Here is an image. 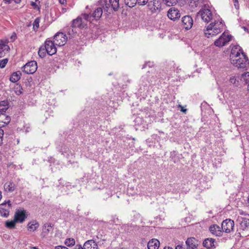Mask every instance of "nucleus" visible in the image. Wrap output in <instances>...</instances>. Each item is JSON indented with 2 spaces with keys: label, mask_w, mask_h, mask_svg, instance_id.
<instances>
[{
  "label": "nucleus",
  "mask_w": 249,
  "mask_h": 249,
  "mask_svg": "<svg viewBox=\"0 0 249 249\" xmlns=\"http://www.w3.org/2000/svg\"><path fill=\"white\" fill-rule=\"evenodd\" d=\"M32 248L33 249H38V248H37V247H32Z\"/></svg>",
  "instance_id": "nucleus-57"
},
{
  "label": "nucleus",
  "mask_w": 249,
  "mask_h": 249,
  "mask_svg": "<svg viewBox=\"0 0 249 249\" xmlns=\"http://www.w3.org/2000/svg\"><path fill=\"white\" fill-rule=\"evenodd\" d=\"M215 240L213 238H207L203 243V246L207 249H210L214 247Z\"/></svg>",
  "instance_id": "nucleus-22"
},
{
  "label": "nucleus",
  "mask_w": 249,
  "mask_h": 249,
  "mask_svg": "<svg viewBox=\"0 0 249 249\" xmlns=\"http://www.w3.org/2000/svg\"><path fill=\"white\" fill-rule=\"evenodd\" d=\"M76 32L73 29H69L68 33L69 35H72L75 34Z\"/></svg>",
  "instance_id": "nucleus-43"
},
{
  "label": "nucleus",
  "mask_w": 249,
  "mask_h": 249,
  "mask_svg": "<svg viewBox=\"0 0 249 249\" xmlns=\"http://www.w3.org/2000/svg\"><path fill=\"white\" fill-rule=\"evenodd\" d=\"M200 16L202 19L205 22H209L213 18V14L211 10L208 8H202L197 13V16Z\"/></svg>",
  "instance_id": "nucleus-8"
},
{
  "label": "nucleus",
  "mask_w": 249,
  "mask_h": 249,
  "mask_svg": "<svg viewBox=\"0 0 249 249\" xmlns=\"http://www.w3.org/2000/svg\"><path fill=\"white\" fill-rule=\"evenodd\" d=\"M237 221L240 224V229L242 230L243 236H246L249 234V219L238 217Z\"/></svg>",
  "instance_id": "nucleus-4"
},
{
  "label": "nucleus",
  "mask_w": 249,
  "mask_h": 249,
  "mask_svg": "<svg viewBox=\"0 0 249 249\" xmlns=\"http://www.w3.org/2000/svg\"><path fill=\"white\" fill-rule=\"evenodd\" d=\"M175 249H183V247L182 245H178Z\"/></svg>",
  "instance_id": "nucleus-51"
},
{
  "label": "nucleus",
  "mask_w": 249,
  "mask_h": 249,
  "mask_svg": "<svg viewBox=\"0 0 249 249\" xmlns=\"http://www.w3.org/2000/svg\"><path fill=\"white\" fill-rule=\"evenodd\" d=\"M209 230L211 232L216 236H220L222 234L221 227L217 225H213L210 227Z\"/></svg>",
  "instance_id": "nucleus-19"
},
{
  "label": "nucleus",
  "mask_w": 249,
  "mask_h": 249,
  "mask_svg": "<svg viewBox=\"0 0 249 249\" xmlns=\"http://www.w3.org/2000/svg\"><path fill=\"white\" fill-rule=\"evenodd\" d=\"M248 203L249 205V196L248 199Z\"/></svg>",
  "instance_id": "nucleus-58"
},
{
  "label": "nucleus",
  "mask_w": 249,
  "mask_h": 249,
  "mask_svg": "<svg viewBox=\"0 0 249 249\" xmlns=\"http://www.w3.org/2000/svg\"><path fill=\"white\" fill-rule=\"evenodd\" d=\"M55 43L50 40H47L45 42L44 47L47 53L52 55L56 53V48L55 46Z\"/></svg>",
  "instance_id": "nucleus-11"
},
{
  "label": "nucleus",
  "mask_w": 249,
  "mask_h": 249,
  "mask_svg": "<svg viewBox=\"0 0 249 249\" xmlns=\"http://www.w3.org/2000/svg\"><path fill=\"white\" fill-rule=\"evenodd\" d=\"M8 41L0 40V58L3 57L5 54V51L8 52L10 49L7 45Z\"/></svg>",
  "instance_id": "nucleus-17"
},
{
  "label": "nucleus",
  "mask_w": 249,
  "mask_h": 249,
  "mask_svg": "<svg viewBox=\"0 0 249 249\" xmlns=\"http://www.w3.org/2000/svg\"><path fill=\"white\" fill-rule=\"evenodd\" d=\"M2 138H0V145L2 144Z\"/></svg>",
  "instance_id": "nucleus-55"
},
{
  "label": "nucleus",
  "mask_w": 249,
  "mask_h": 249,
  "mask_svg": "<svg viewBox=\"0 0 249 249\" xmlns=\"http://www.w3.org/2000/svg\"><path fill=\"white\" fill-rule=\"evenodd\" d=\"M103 14V10L102 8H97L92 15V18L96 20L99 19L102 16Z\"/></svg>",
  "instance_id": "nucleus-25"
},
{
  "label": "nucleus",
  "mask_w": 249,
  "mask_h": 249,
  "mask_svg": "<svg viewBox=\"0 0 249 249\" xmlns=\"http://www.w3.org/2000/svg\"><path fill=\"white\" fill-rule=\"evenodd\" d=\"M39 22L40 19L39 18H36L35 19L33 23V28L34 30H36L38 28Z\"/></svg>",
  "instance_id": "nucleus-39"
},
{
  "label": "nucleus",
  "mask_w": 249,
  "mask_h": 249,
  "mask_svg": "<svg viewBox=\"0 0 249 249\" xmlns=\"http://www.w3.org/2000/svg\"><path fill=\"white\" fill-rule=\"evenodd\" d=\"M148 2V0H137V3L139 5H144Z\"/></svg>",
  "instance_id": "nucleus-41"
},
{
  "label": "nucleus",
  "mask_w": 249,
  "mask_h": 249,
  "mask_svg": "<svg viewBox=\"0 0 249 249\" xmlns=\"http://www.w3.org/2000/svg\"><path fill=\"white\" fill-rule=\"evenodd\" d=\"M65 244L68 247H71L75 244V240L73 238L66 239L65 241Z\"/></svg>",
  "instance_id": "nucleus-36"
},
{
  "label": "nucleus",
  "mask_w": 249,
  "mask_h": 249,
  "mask_svg": "<svg viewBox=\"0 0 249 249\" xmlns=\"http://www.w3.org/2000/svg\"><path fill=\"white\" fill-rule=\"evenodd\" d=\"M59 1L61 4H64L66 2V0H59Z\"/></svg>",
  "instance_id": "nucleus-52"
},
{
  "label": "nucleus",
  "mask_w": 249,
  "mask_h": 249,
  "mask_svg": "<svg viewBox=\"0 0 249 249\" xmlns=\"http://www.w3.org/2000/svg\"><path fill=\"white\" fill-rule=\"evenodd\" d=\"M8 108V105L5 101H3L0 103V112L1 113L5 112Z\"/></svg>",
  "instance_id": "nucleus-29"
},
{
  "label": "nucleus",
  "mask_w": 249,
  "mask_h": 249,
  "mask_svg": "<svg viewBox=\"0 0 249 249\" xmlns=\"http://www.w3.org/2000/svg\"><path fill=\"white\" fill-rule=\"evenodd\" d=\"M0 213L2 216L7 217L9 215V212L8 210L4 208H0Z\"/></svg>",
  "instance_id": "nucleus-38"
},
{
  "label": "nucleus",
  "mask_w": 249,
  "mask_h": 249,
  "mask_svg": "<svg viewBox=\"0 0 249 249\" xmlns=\"http://www.w3.org/2000/svg\"><path fill=\"white\" fill-rule=\"evenodd\" d=\"M39 227V224L36 221L29 222L28 224V229L31 231H34Z\"/></svg>",
  "instance_id": "nucleus-26"
},
{
  "label": "nucleus",
  "mask_w": 249,
  "mask_h": 249,
  "mask_svg": "<svg viewBox=\"0 0 249 249\" xmlns=\"http://www.w3.org/2000/svg\"><path fill=\"white\" fill-rule=\"evenodd\" d=\"M16 35L15 33H14L12 36H11V39H13V40H14L16 38Z\"/></svg>",
  "instance_id": "nucleus-47"
},
{
  "label": "nucleus",
  "mask_w": 249,
  "mask_h": 249,
  "mask_svg": "<svg viewBox=\"0 0 249 249\" xmlns=\"http://www.w3.org/2000/svg\"><path fill=\"white\" fill-rule=\"evenodd\" d=\"M16 3H19L21 0H13Z\"/></svg>",
  "instance_id": "nucleus-53"
},
{
  "label": "nucleus",
  "mask_w": 249,
  "mask_h": 249,
  "mask_svg": "<svg viewBox=\"0 0 249 249\" xmlns=\"http://www.w3.org/2000/svg\"><path fill=\"white\" fill-rule=\"evenodd\" d=\"M198 241L194 237L188 238L186 241L187 249H196L198 246Z\"/></svg>",
  "instance_id": "nucleus-13"
},
{
  "label": "nucleus",
  "mask_w": 249,
  "mask_h": 249,
  "mask_svg": "<svg viewBox=\"0 0 249 249\" xmlns=\"http://www.w3.org/2000/svg\"><path fill=\"white\" fill-rule=\"evenodd\" d=\"M224 25L221 21L215 20L214 22L210 24L204 30L205 35L208 38L216 36L222 31Z\"/></svg>",
  "instance_id": "nucleus-2"
},
{
  "label": "nucleus",
  "mask_w": 249,
  "mask_h": 249,
  "mask_svg": "<svg viewBox=\"0 0 249 249\" xmlns=\"http://www.w3.org/2000/svg\"><path fill=\"white\" fill-rule=\"evenodd\" d=\"M75 249H84V248H83L81 245H76L75 246Z\"/></svg>",
  "instance_id": "nucleus-50"
},
{
  "label": "nucleus",
  "mask_w": 249,
  "mask_h": 249,
  "mask_svg": "<svg viewBox=\"0 0 249 249\" xmlns=\"http://www.w3.org/2000/svg\"><path fill=\"white\" fill-rule=\"evenodd\" d=\"M46 53L44 46H41L38 52L39 56L41 58H43L46 56Z\"/></svg>",
  "instance_id": "nucleus-33"
},
{
  "label": "nucleus",
  "mask_w": 249,
  "mask_h": 249,
  "mask_svg": "<svg viewBox=\"0 0 249 249\" xmlns=\"http://www.w3.org/2000/svg\"><path fill=\"white\" fill-rule=\"evenodd\" d=\"M248 94L249 95V84L248 85Z\"/></svg>",
  "instance_id": "nucleus-56"
},
{
  "label": "nucleus",
  "mask_w": 249,
  "mask_h": 249,
  "mask_svg": "<svg viewBox=\"0 0 249 249\" xmlns=\"http://www.w3.org/2000/svg\"><path fill=\"white\" fill-rule=\"evenodd\" d=\"M10 121L11 118L9 116L4 113H0V128L8 124Z\"/></svg>",
  "instance_id": "nucleus-18"
},
{
  "label": "nucleus",
  "mask_w": 249,
  "mask_h": 249,
  "mask_svg": "<svg viewBox=\"0 0 249 249\" xmlns=\"http://www.w3.org/2000/svg\"><path fill=\"white\" fill-rule=\"evenodd\" d=\"M163 249H173L172 248L170 247H165Z\"/></svg>",
  "instance_id": "nucleus-54"
},
{
  "label": "nucleus",
  "mask_w": 249,
  "mask_h": 249,
  "mask_svg": "<svg viewBox=\"0 0 249 249\" xmlns=\"http://www.w3.org/2000/svg\"><path fill=\"white\" fill-rule=\"evenodd\" d=\"M105 10L117 11L120 7L119 0H101Z\"/></svg>",
  "instance_id": "nucleus-3"
},
{
  "label": "nucleus",
  "mask_w": 249,
  "mask_h": 249,
  "mask_svg": "<svg viewBox=\"0 0 249 249\" xmlns=\"http://www.w3.org/2000/svg\"><path fill=\"white\" fill-rule=\"evenodd\" d=\"M21 75V73L19 71L14 72L10 76V80L13 83H15L20 79Z\"/></svg>",
  "instance_id": "nucleus-23"
},
{
  "label": "nucleus",
  "mask_w": 249,
  "mask_h": 249,
  "mask_svg": "<svg viewBox=\"0 0 249 249\" xmlns=\"http://www.w3.org/2000/svg\"><path fill=\"white\" fill-rule=\"evenodd\" d=\"M147 7L152 14H158L160 13L161 10L160 0H150L148 3Z\"/></svg>",
  "instance_id": "nucleus-5"
},
{
  "label": "nucleus",
  "mask_w": 249,
  "mask_h": 249,
  "mask_svg": "<svg viewBox=\"0 0 249 249\" xmlns=\"http://www.w3.org/2000/svg\"><path fill=\"white\" fill-rule=\"evenodd\" d=\"M160 246V242L156 239H152L147 244L148 249H158Z\"/></svg>",
  "instance_id": "nucleus-21"
},
{
  "label": "nucleus",
  "mask_w": 249,
  "mask_h": 249,
  "mask_svg": "<svg viewBox=\"0 0 249 249\" xmlns=\"http://www.w3.org/2000/svg\"><path fill=\"white\" fill-rule=\"evenodd\" d=\"M25 213L26 212L24 210H18L15 214L14 219H15V221L20 223H22L26 218Z\"/></svg>",
  "instance_id": "nucleus-16"
},
{
  "label": "nucleus",
  "mask_w": 249,
  "mask_h": 249,
  "mask_svg": "<svg viewBox=\"0 0 249 249\" xmlns=\"http://www.w3.org/2000/svg\"><path fill=\"white\" fill-rule=\"evenodd\" d=\"M8 58H5L0 60V68L1 69L4 68L8 63Z\"/></svg>",
  "instance_id": "nucleus-40"
},
{
  "label": "nucleus",
  "mask_w": 249,
  "mask_h": 249,
  "mask_svg": "<svg viewBox=\"0 0 249 249\" xmlns=\"http://www.w3.org/2000/svg\"><path fill=\"white\" fill-rule=\"evenodd\" d=\"M229 81L231 84L235 87H237L239 85V82L235 76H231L229 79Z\"/></svg>",
  "instance_id": "nucleus-28"
},
{
  "label": "nucleus",
  "mask_w": 249,
  "mask_h": 249,
  "mask_svg": "<svg viewBox=\"0 0 249 249\" xmlns=\"http://www.w3.org/2000/svg\"><path fill=\"white\" fill-rule=\"evenodd\" d=\"M52 228V226L51 224H45L43 226V236H45L48 234V233L51 231V230Z\"/></svg>",
  "instance_id": "nucleus-27"
},
{
  "label": "nucleus",
  "mask_w": 249,
  "mask_h": 249,
  "mask_svg": "<svg viewBox=\"0 0 249 249\" xmlns=\"http://www.w3.org/2000/svg\"><path fill=\"white\" fill-rule=\"evenodd\" d=\"M80 17H82V19H84L85 20L89 21L90 22H91V21L93 20L92 16L89 14H82Z\"/></svg>",
  "instance_id": "nucleus-34"
},
{
  "label": "nucleus",
  "mask_w": 249,
  "mask_h": 249,
  "mask_svg": "<svg viewBox=\"0 0 249 249\" xmlns=\"http://www.w3.org/2000/svg\"><path fill=\"white\" fill-rule=\"evenodd\" d=\"M234 225V223L233 220L231 219H226L222 222L221 229L222 232L229 233L233 230Z\"/></svg>",
  "instance_id": "nucleus-10"
},
{
  "label": "nucleus",
  "mask_w": 249,
  "mask_h": 249,
  "mask_svg": "<svg viewBox=\"0 0 249 249\" xmlns=\"http://www.w3.org/2000/svg\"><path fill=\"white\" fill-rule=\"evenodd\" d=\"M18 88H19V89L18 90V91H16V93L18 94H20L21 93H22V91H21V89H22V88H21L20 87V86H18Z\"/></svg>",
  "instance_id": "nucleus-48"
},
{
  "label": "nucleus",
  "mask_w": 249,
  "mask_h": 249,
  "mask_svg": "<svg viewBox=\"0 0 249 249\" xmlns=\"http://www.w3.org/2000/svg\"><path fill=\"white\" fill-rule=\"evenodd\" d=\"M179 107L181 108V111L182 112H183V113H186V112L187 111L186 109H183L181 105H179Z\"/></svg>",
  "instance_id": "nucleus-49"
},
{
  "label": "nucleus",
  "mask_w": 249,
  "mask_h": 249,
  "mask_svg": "<svg viewBox=\"0 0 249 249\" xmlns=\"http://www.w3.org/2000/svg\"><path fill=\"white\" fill-rule=\"evenodd\" d=\"M53 39V42L55 43V45L62 46L66 44L68 37L66 35L63 33H57L54 36Z\"/></svg>",
  "instance_id": "nucleus-9"
},
{
  "label": "nucleus",
  "mask_w": 249,
  "mask_h": 249,
  "mask_svg": "<svg viewBox=\"0 0 249 249\" xmlns=\"http://www.w3.org/2000/svg\"><path fill=\"white\" fill-rule=\"evenodd\" d=\"M167 16L171 20H175L180 18V14L178 9L171 8L168 11Z\"/></svg>",
  "instance_id": "nucleus-14"
},
{
  "label": "nucleus",
  "mask_w": 249,
  "mask_h": 249,
  "mask_svg": "<svg viewBox=\"0 0 249 249\" xmlns=\"http://www.w3.org/2000/svg\"><path fill=\"white\" fill-rule=\"evenodd\" d=\"M16 222H17V221H15V219H14V220L11 221H6L5 225L6 227L10 229H13L15 227Z\"/></svg>",
  "instance_id": "nucleus-35"
},
{
  "label": "nucleus",
  "mask_w": 249,
  "mask_h": 249,
  "mask_svg": "<svg viewBox=\"0 0 249 249\" xmlns=\"http://www.w3.org/2000/svg\"><path fill=\"white\" fill-rule=\"evenodd\" d=\"M38 0H36V1H38Z\"/></svg>",
  "instance_id": "nucleus-59"
},
{
  "label": "nucleus",
  "mask_w": 249,
  "mask_h": 249,
  "mask_svg": "<svg viewBox=\"0 0 249 249\" xmlns=\"http://www.w3.org/2000/svg\"><path fill=\"white\" fill-rule=\"evenodd\" d=\"M37 68V63L35 61H31L27 63L22 68V71L27 74H33Z\"/></svg>",
  "instance_id": "nucleus-6"
},
{
  "label": "nucleus",
  "mask_w": 249,
  "mask_h": 249,
  "mask_svg": "<svg viewBox=\"0 0 249 249\" xmlns=\"http://www.w3.org/2000/svg\"><path fill=\"white\" fill-rule=\"evenodd\" d=\"M31 5H32V6H33V7H34V8L35 9H36V8H37V5H36V2H33V1H32V2H31Z\"/></svg>",
  "instance_id": "nucleus-46"
},
{
  "label": "nucleus",
  "mask_w": 249,
  "mask_h": 249,
  "mask_svg": "<svg viewBox=\"0 0 249 249\" xmlns=\"http://www.w3.org/2000/svg\"><path fill=\"white\" fill-rule=\"evenodd\" d=\"M6 203L8 204L9 208L11 207V202L10 200H8L6 203H3L1 204V206H3L5 205Z\"/></svg>",
  "instance_id": "nucleus-44"
},
{
  "label": "nucleus",
  "mask_w": 249,
  "mask_h": 249,
  "mask_svg": "<svg viewBox=\"0 0 249 249\" xmlns=\"http://www.w3.org/2000/svg\"><path fill=\"white\" fill-rule=\"evenodd\" d=\"M4 188L6 191L12 192L15 190V185L12 182H6L4 185Z\"/></svg>",
  "instance_id": "nucleus-24"
},
{
  "label": "nucleus",
  "mask_w": 249,
  "mask_h": 249,
  "mask_svg": "<svg viewBox=\"0 0 249 249\" xmlns=\"http://www.w3.org/2000/svg\"><path fill=\"white\" fill-rule=\"evenodd\" d=\"M234 5L236 9H239V4L238 3V0H233Z\"/></svg>",
  "instance_id": "nucleus-42"
},
{
  "label": "nucleus",
  "mask_w": 249,
  "mask_h": 249,
  "mask_svg": "<svg viewBox=\"0 0 249 249\" xmlns=\"http://www.w3.org/2000/svg\"><path fill=\"white\" fill-rule=\"evenodd\" d=\"M162 1L167 6H174L178 2L177 0H162Z\"/></svg>",
  "instance_id": "nucleus-32"
},
{
  "label": "nucleus",
  "mask_w": 249,
  "mask_h": 249,
  "mask_svg": "<svg viewBox=\"0 0 249 249\" xmlns=\"http://www.w3.org/2000/svg\"><path fill=\"white\" fill-rule=\"evenodd\" d=\"M241 80L248 85L249 84V72H244L242 74Z\"/></svg>",
  "instance_id": "nucleus-30"
},
{
  "label": "nucleus",
  "mask_w": 249,
  "mask_h": 249,
  "mask_svg": "<svg viewBox=\"0 0 249 249\" xmlns=\"http://www.w3.org/2000/svg\"><path fill=\"white\" fill-rule=\"evenodd\" d=\"M231 35L224 32L218 39L215 41L214 45L217 47H223L231 40Z\"/></svg>",
  "instance_id": "nucleus-7"
},
{
  "label": "nucleus",
  "mask_w": 249,
  "mask_h": 249,
  "mask_svg": "<svg viewBox=\"0 0 249 249\" xmlns=\"http://www.w3.org/2000/svg\"><path fill=\"white\" fill-rule=\"evenodd\" d=\"M181 22L182 26L186 30L191 29L193 24V20L190 16H184L182 18Z\"/></svg>",
  "instance_id": "nucleus-12"
},
{
  "label": "nucleus",
  "mask_w": 249,
  "mask_h": 249,
  "mask_svg": "<svg viewBox=\"0 0 249 249\" xmlns=\"http://www.w3.org/2000/svg\"><path fill=\"white\" fill-rule=\"evenodd\" d=\"M4 134V131L2 129L0 128V139L3 138V136Z\"/></svg>",
  "instance_id": "nucleus-45"
},
{
  "label": "nucleus",
  "mask_w": 249,
  "mask_h": 249,
  "mask_svg": "<svg viewBox=\"0 0 249 249\" xmlns=\"http://www.w3.org/2000/svg\"><path fill=\"white\" fill-rule=\"evenodd\" d=\"M199 3L198 0H190L189 5L191 8H195L198 6Z\"/></svg>",
  "instance_id": "nucleus-37"
},
{
  "label": "nucleus",
  "mask_w": 249,
  "mask_h": 249,
  "mask_svg": "<svg viewBox=\"0 0 249 249\" xmlns=\"http://www.w3.org/2000/svg\"><path fill=\"white\" fill-rule=\"evenodd\" d=\"M124 2L129 7H133L137 4V0H124Z\"/></svg>",
  "instance_id": "nucleus-31"
},
{
  "label": "nucleus",
  "mask_w": 249,
  "mask_h": 249,
  "mask_svg": "<svg viewBox=\"0 0 249 249\" xmlns=\"http://www.w3.org/2000/svg\"><path fill=\"white\" fill-rule=\"evenodd\" d=\"M241 50H239L236 51L235 49H232L230 55V60L231 63L238 69H245L249 64V60L247 56L242 51L240 53Z\"/></svg>",
  "instance_id": "nucleus-1"
},
{
  "label": "nucleus",
  "mask_w": 249,
  "mask_h": 249,
  "mask_svg": "<svg viewBox=\"0 0 249 249\" xmlns=\"http://www.w3.org/2000/svg\"><path fill=\"white\" fill-rule=\"evenodd\" d=\"M84 249H98L97 244L93 240L86 241L84 244Z\"/></svg>",
  "instance_id": "nucleus-20"
},
{
  "label": "nucleus",
  "mask_w": 249,
  "mask_h": 249,
  "mask_svg": "<svg viewBox=\"0 0 249 249\" xmlns=\"http://www.w3.org/2000/svg\"><path fill=\"white\" fill-rule=\"evenodd\" d=\"M87 24L83 21L82 17H78L72 20L71 27L72 28H84Z\"/></svg>",
  "instance_id": "nucleus-15"
}]
</instances>
